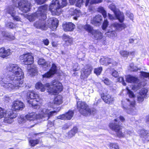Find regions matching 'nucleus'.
<instances>
[{
  "mask_svg": "<svg viewBox=\"0 0 149 149\" xmlns=\"http://www.w3.org/2000/svg\"><path fill=\"white\" fill-rule=\"evenodd\" d=\"M56 113V111H50L48 109H44L38 115L34 112L28 113L25 116V117L27 120L29 121H34L36 119L48 120L50 117L53 116L54 114Z\"/></svg>",
  "mask_w": 149,
  "mask_h": 149,
  "instance_id": "2",
  "label": "nucleus"
},
{
  "mask_svg": "<svg viewBox=\"0 0 149 149\" xmlns=\"http://www.w3.org/2000/svg\"><path fill=\"white\" fill-rule=\"evenodd\" d=\"M77 107L79 113L85 116L90 114H94L96 111L95 109L91 110L85 102L82 101L77 102Z\"/></svg>",
  "mask_w": 149,
  "mask_h": 149,
  "instance_id": "7",
  "label": "nucleus"
},
{
  "mask_svg": "<svg viewBox=\"0 0 149 149\" xmlns=\"http://www.w3.org/2000/svg\"><path fill=\"white\" fill-rule=\"evenodd\" d=\"M67 3V0H53L49 10L52 15H59L61 12V8L66 6Z\"/></svg>",
  "mask_w": 149,
  "mask_h": 149,
  "instance_id": "5",
  "label": "nucleus"
},
{
  "mask_svg": "<svg viewBox=\"0 0 149 149\" xmlns=\"http://www.w3.org/2000/svg\"><path fill=\"white\" fill-rule=\"evenodd\" d=\"M102 70V67H100L95 68L94 70V72L97 75H100L101 74Z\"/></svg>",
  "mask_w": 149,
  "mask_h": 149,
  "instance_id": "44",
  "label": "nucleus"
},
{
  "mask_svg": "<svg viewBox=\"0 0 149 149\" xmlns=\"http://www.w3.org/2000/svg\"><path fill=\"white\" fill-rule=\"evenodd\" d=\"M24 107V105L22 102L19 101H15L13 102L12 110L13 111V110H22Z\"/></svg>",
  "mask_w": 149,
  "mask_h": 149,
  "instance_id": "17",
  "label": "nucleus"
},
{
  "mask_svg": "<svg viewBox=\"0 0 149 149\" xmlns=\"http://www.w3.org/2000/svg\"><path fill=\"white\" fill-rule=\"evenodd\" d=\"M141 75L142 76L146 78L148 77L149 78V73H147L144 72H140Z\"/></svg>",
  "mask_w": 149,
  "mask_h": 149,
  "instance_id": "53",
  "label": "nucleus"
},
{
  "mask_svg": "<svg viewBox=\"0 0 149 149\" xmlns=\"http://www.w3.org/2000/svg\"><path fill=\"white\" fill-rule=\"evenodd\" d=\"M112 75L114 77H118V74L117 72L116 71V70H114L112 74Z\"/></svg>",
  "mask_w": 149,
  "mask_h": 149,
  "instance_id": "59",
  "label": "nucleus"
},
{
  "mask_svg": "<svg viewBox=\"0 0 149 149\" xmlns=\"http://www.w3.org/2000/svg\"><path fill=\"white\" fill-rule=\"evenodd\" d=\"M109 146L111 149H120L119 146L117 143H110Z\"/></svg>",
  "mask_w": 149,
  "mask_h": 149,
  "instance_id": "46",
  "label": "nucleus"
},
{
  "mask_svg": "<svg viewBox=\"0 0 149 149\" xmlns=\"http://www.w3.org/2000/svg\"><path fill=\"white\" fill-rule=\"evenodd\" d=\"M120 53L121 55L124 57H127L130 55L129 52L126 51H121Z\"/></svg>",
  "mask_w": 149,
  "mask_h": 149,
  "instance_id": "42",
  "label": "nucleus"
},
{
  "mask_svg": "<svg viewBox=\"0 0 149 149\" xmlns=\"http://www.w3.org/2000/svg\"><path fill=\"white\" fill-rule=\"evenodd\" d=\"M41 100L40 98H38L37 99H34V100H28V102L30 105L34 108L37 106L38 104V102H40Z\"/></svg>",
  "mask_w": 149,
  "mask_h": 149,
  "instance_id": "30",
  "label": "nucleus"
},
{
  "mask_svg": "<svg viewBox=\"0 0 149 149\" xmlns=\"http://www.w3.org/2000/svg\"><path fill=\"white\" fill-rule=\"evenodd\" d=\"M102 20V17L101 15H97L94 17L91 21V23L95 26H99Z\"/></svg>",
  "mask_w": 149,
  "mask_h": 149,
  "instance_id": "21",
  "label": "nucleus"
},
{
  "mask_svg": "<svg viewBox=\"0 0 149 149\" xmlns=\"http://www.w3.org/2000/svg\"><path fill=\"white\" fill-rule=\"evenodd\" d=\"M109 127L112 130H114L116 132V134L118 136L124 137L125 136V134L122 132L121 130L122 127L118 125L115 123H112L109 124Z\"/></svg>",
  "mask_w": 149,
  "mask_h": 149,
  "instance_id": "13",
  "label": "nucleus"
},
{
  "mask_svg": "<svg viewBox=\"0 0 149 149\" xmlns=\"http://www.w3.org/2000/svg\"><path fill=\"white\" fill-rule=\"evenodd\" d=\"M100 63L102 65L106 66L110 64H112V65H110V66L116 65L117 64L116 61L108 58H100Z\"/></svg>",
  "mask_w": 149,
  "mask_h": 149,
  "instance_id": "16",
  "label": "nucleus"
},
{
  "mask_svg": "<svg viewBox=\"0 0 149 149\" xmlns=\"http://www.w3.org/2000/svg\"><path fill=\"white\" fill-rule=\"evenodd\" d=\"M17 7L15 6V5H14V7L13 6L9 7L7 10L8 13L12 17H14L16 13L15 10L17 8Z\"/></svg>",
  "mask_w": 149,
  "mask_h": 149,
  "instance_id": "29",
  "label": "nucleus"
},
{
  "mask_svg": "<svg viewBox=\"0 0 149 149\" xmlns=\"http://www.w3.org/2000/svg\"><path fill=\"white\" fill-rule=\"evenodd\" d=\"M20 60H22L23 63L26 65H30L33 64V57L32 54L28 53L23 54L19 56Z\"/></svg>",
  "mask_w": 149,
  "mask_h": 149,
  "instance_id": "12",
  "label": "nucleus"
},
{
  "mask_svg": "<svg viewBox=\"0 0 149 149\" xmlns=\"http://www.w3.org/2000/svg\"><path fill=\"white\" fill-rule=\"evenodd\" d=\"M74 112L72 111L69 110L65 114L66 120H69L71 119L73 116Z\"/></svg>",
  "mask_w": 149,
  "mask_h": 149,
  "instance_id": "38",
  "label": "nucleus"
},
{
  "mask_svg": "<svg viewBox=\"0 0 149 149\" xmlns=\"http://www.w3.org/2000/svg\"><path fill=\"white\" fill-rule=\"evenodd\" d=\"M127 90V93L129 95V97L131 98H134L135 97V95L133 92L128 89V87L126 88Z\"/></svg>",
  "mask_w": 149,
  "mask_h": 149,
  "instance_id": "49",
  "label": "nucleus"
},
{
  "mask_svg": "<svg viewBox=\"0 0 149 149\" xmlns=\"http://www.w3.org/2000/svg\"><path fill=\"white\" fill-rule=\"evenodd\" d=\"M25 122L26 120L23 116L21 115L19 117L18 119V122L19 123V124L24 123Z\"/></svg>",
  "mask_w": 149,
  "mask_h": 149,
  "instance_id": "47",
  "label": "nucleus"
},
{
  "mask_svg": "<svg viewBox=\"0 0 149 149\" xmlns=\"http://www.w3.org/2000/svg\"><path fill=\"white\" fill-rule=\"evenodd\" d=\"M109 9L113 12L114 14H115V12H117L118 11V10L116 9V7L113 3H112L109 5Z\"/></svg>",
  "mask_w": 149,
  "mask_h": 149,
  "instance_id": "41",
  "label": "nucleus"
},
{
  "mask_svg": "<svg viewBox=\"0 0 149 149\" xmlns=\"http://www.w3.org/2000/svg\"><path fill=\"white\" fill-rule=\"evenodd\" d=\"M70 13L72 15H76L77 17H79L81 14V13L80 10H77L74 8H71L69 10Z\"/></svg>",
  "mask_w": 149,
  "mask_h": 149,
  "instance_id": "28",
  "label": "nucleus"
},
{
  "mask_svg": "<svg viewBox=\"0 0 149 149\" xmlns=\"http://www.w3.org/2000/svg\"><path fill=\"white\" fill-rule=\"evenodd\" d=\"M114 14L116 17V18L118 19L120 22H122L123 21L124 19V17L123 14L122 13L118 10L117 12H115Z\"/></svg>",
  "mask_w": 149,
  "mask_h": 149,
  "instance_id": "27",
  "label": "nucleus"
},
{
  "mask_svg": "<svg viewBox=\"0 0 149 149\" xmlns=\"http://www.w3.org/2000/svg\"><path fill=\"white\" fill-rule=\"evenodd\" d=\"M102 1V0H86L85 6H87L89 5L98 3Z\"/></svg>",
  "mask_w": 149,
  "mask_h": 149,
  "instance_id": "31",
  "label": "nucleus"
},
{
  "mask_svg": "<svg viewBox=\"0 0 149 149\" xmlns=\"http://www.w3.org/2000/svg\"><path fill=\"white\" fill-rule=\"evenodd\" d=\"M42 42H43L44 44L46 45H49V40L47 39L43 40Z\"/></svg>",
  "mask_w": 149,
  "mask_h": 149,
  "instance_id": "60",
  "label": "nucleus"
},
{
  "mask_svg": "<svg viewBox=\"0 0 149 149\" xmlns=\"http://www.w3.org/2000/svg\"><path fill=\"white\" fill-rule=\"evenodd\" d=\"M56 72V66L54 64H53L50 70L44 74L42 75V77L43 78H49L52 77L54 74H55Z\"/></svg>",
  "mask_w": 149,
  "mask_h": 149,
  "instance_id": "18",
  "label": "nucleus"
},
{
  "mask_svg": "<svg viewBox=\"0 0 149 149\" xmlns=\"http://www.w3.org/2000/svg\"><path fill=\"white\" fill-rule=\"evenodd\" d=\"M68 127L69 126L67 124H65L63 126V128L64 130H65L68 128Z\"/></svg>",
  "mask_w": 149,
  "mask_h": 149,
  "instance_id": "63",
  "label": "nucleus"
},
{
  "mask_svg": "<svg viewBox=\"0 0 149 149\" xmlns=\"http://www.w3.org/2000/svg\"><path fill=\"white\" fill-rule=\"evenodd\" d=\"M77 132V127H74L69 132V135L70 137L74 136Z\"/></svg>",
  "mask_w": 149,
  "mask_h": 149,
  "instance_id": "40",
  "label": "nucleus"
},
{
  "mask_svg": "<svg viewBox=\"0 0 149 149\" xmlns=\"http://www.w3.org/2000/svg\"><path fill=\"white\" fill-rule=\"evenodd\" d=\"M63 36V40L66 44H69L72 43L73 40L72 38H70L69 36L66 35H64Z\"/></svg>",
  "mask_w": 149,
  "mask_h": 149,
  "instance_id": "34",
  "label": "nucleus"
},
{
  "mask_svg": "<svg viewBox=\"0 0 149 149\" xmlns=\"http://www.w3.org/2000/svg\"><path fill=\"white\" fill-rule=\"evenodd\" d=\"M127 16L130 19L133 20V15L131 13L130 14H128L127 15Z\"/></svg>",
  "mask_w": 149,
  "mask_h": 149,
  "instance_id": "62",
  "label": "nucleus"
},
{
  "mask_svg": "<svg viewBox=\"0 0 149 149\" xmlns=\"http://www.w3.org/2000/svg\"><path fill=\"white\" fill-rule=\"evenodd\" d=\"M130 70L131 71L133 72H136L139 69L136 66L134 65L133 63H131L130 65Z\"/></svg>",
  "mask_w": 149,
  "mask_h": 149,
  "instance_id": "48",
  "label": "nucleus"
},
{
  "mask_svg": "<svg viewBox=\"0 0 149 149\" xmlns=\"http://www.w3.org/2000/svg\"><path fill=\"white\" fill-rule=\"evenodd\" d=\"M98 11L102 13L104 18L107 17V13L106 11L104 10V8L102 7H100L98 9Z\"/></svg>",
  "mask_w": 149,
  "mask_h": 149,
  "instance_id": "39",
  "label": "nucleus"
},
{
  "mask_svg": "<svg viewBox=\"0 0 149 149\" xmlns=\"http://www.w3.org/2000/svg\"><path fill=\"white\" fill-rule=\"evenodd\" d=\"M108 22L107 19L104 21L102 26V29L103 30H104L108 26Z\"/></svg>",
  "mask_w": 149,
  "mask_h": 149,
  "instance_id": "51",
  "label": "nucleus"
},
{
  "mask_svg": "<svg viewBox=\"0 0 149 149\" xmlns=\"http://www.w3.org/2000/svg\"><path fill=\"white\" fill-rule=\"evenodd\" d=\"M6 27L10 29H13L15 28L16 25L14 24L13 23L11 22H8L6 24Z\"/></svg>",
  "mask_w": 149,
  "mask_h": 149,
  "instance_id": "45",
  "label": "nucleus"
},
{
  "mask_svg": "<svg viewBox=\"0 0 149 149\" xmlns=\"http://www.w3.org/2000/svg\"><path fill=\"white\" fill-rule=\"evenodd\" d=\"M126 27L125 24H120L117 23H113L111 24L108 30V31L106 33V35L109 37H114L116 36L115 30L120 31Z\"/></svg>",
  "mask_w": 149,
  "mask_h": 149,
  "instance_id": "8",
  "label": "nucleus"
},
{
  "mask_svg": "<svg viewBox=\"0 0 149 149\" xmlns=\"http://www.w3.org/2000/svg\"><path fill=\"white\" fill-rule=\"evenodd\" d=\"M28 72L31 76H34L35 75L34 74L37 72V68L35 66H33L31 68L28 70Z\"/></svg>",
  "mask_w": 149,
  "mask_h": 149,
  "instance_id": "37",
  "label": "nucleus"
},
{
  "mask_svg": "<svg viewBox=\"0 0 149 149\" xmlns=\"http://www.w3.org/2000/svg\"><path fill=\"white\" fill-rule=\"evenodd\" d=\"M27 96L28 99L30 98V100H34V99L40 98L39 96L37 94L34 92H30V91L28 92Z\"/></svg>",
  "mask_w": 149,
  "mask_h": 149,
  "instance_id": "24",
  "label": "nucleus"
},
{
  "mask_svg": "<svg viewBox=\"0 0 149 149\" xmlns=\"http://www.w3.org/2000/svg\"><path fill=\"white\" fill-rule=\"evenodd\" d=\"M63 27L65 31H72L75 28V26L71 22L66 23L63 25Z\"/></svg>",
  "mask_w": 149,
  "mask_h": 149,
  "instance_id": "22",
  "label": "nucleus"
},
{
  "mask_svg": "<svg viewBox=\"0 0 149 149\" xmlns=\"http://www.w3.org/2000/svg\"><path fill=\"white\" fill-rule=\"evenodd\" d=\"M83 0H77L76 3V6L79 7H80L83 5Z\"/></svg>",
  "mask_w": 149,
  "mask_h": 149,
  "instance_id": "52",
  "label": "nucleus"
},
{
  "mask_svg": "<svg viewBox=\"0 0 149 149\" xmlns=\"http://www.w3.org/2000/svg\"><path fill=\"white\" fill-rule=\"evenodd\" d=\"M79 69L80 68L78 64L77 63H75L73 67V70L74 71H77L79 70Z\"/></svg>",
  "mask_w": 149,
  "mask_h": 149,
  "instance_id": "50",
  "label": "nucleus"
},
{
  "mask_svg": "<svg viewBox=\"0 0 149 149\" xmlns=\"http://www.w3.org/2000/svg\"><path fill=\"white\" fill-rule=\"evenodd\" d=\"M11 53L10 49H5L4 47L0 49V57L4 58L10 55Z\"/></svg>",
  "mask_w": 149,
  "mask_h": 149,
  "instance_id": "20",
  "label": "nucleus"
},
{
  "mask_svg": "<svg viewBox=\"0 0 149 149\" xmlns=\"http://www.w3.org/2000/svg\"><path fill=\"white\" fill-rule=\"evenodd\" d=\"M13 17V19L16 20L17 21H19L20 20V18L18 16H15V15L14 17Z\"/></svg>",
  "mask_w": 149,
  "mask_h": 149,
  "instance_id": "61",
  "label": "nucleus"
},
{
  "mask_svg": "<svg viewBox=\"0 0 149 149\" xmlns=\"http://www.w3.org/2000/svg\"><path fill=\"white\" fill-rule=\"evenodd\" d=\"M36 88L37 89H40L42 92H44L45 90V86L40 82H38L36 85Z\"/></svg>",
  "mask_w": 149,
  "mask_h": 149,
  "instance_id": "35",
  "label": "nucleus"
},
{
  "mask_svg": "<svg viewBox=\"0 0 149 149\" xmlns=\"http://www.w3.org/2000/svg\"><path fill=\"white\" fill-rule=\"evenodd\" d=\"M108 17L109 19L110 20H113L116 19V17L113 16V15L109 13H108Z\"/></svg>",
  "mask_w": 149,
  "mask_h": 149,
  "instance_id": "58",
  "label": "nucleus"
},
{
  "mask_svg": "<svg viewBox=\"0 0 149 149\" xmlns=\"http://www.w3.org/2000/svg\"><path fill=\"white\" fill-rule=\"evenodd\" d=\"M91 34L97 40L101 39L102 38V34L98 30H94Z\"/></svg>",
  "mask_w": 149,
  "mask_h": 149,
  "instance_id": "26",
  "label": "nucleus"
},
{
  "mask_svg": "<svg viewBox=\"0 0 149 149\" xmlns=\"http://www.w3.org/2000/svg\"><path fill=\"white\" fill-rule=\"evenodd\" d=\"M121 104L123 108L126 110L128 113L132 114L135 113V101L134 99L132 100L127 99L126 100H122Z\"/></svg>",
  "mask_w": 149,
  "mask_h": 149,
  "instance_id": "9",
  "label": "nucleus"
},
{
  "mask_svg": "<svg viewBox=\"0 0 149 149\" xmlns=\"http://www.w3.org/2000/svg\"><path fill=\"white\" fill-rule=\"evenodd\" d=\"M126 79L127 82L130 83H136L138 81L137 77L131 75L126 76Z\"/></svg>",
  "mask_w": 149,
  "mask_h": 149,
  "instance_id": "23",
  "label": "nucleus"
},
{
  "mask_svg": "<svg viewBox=\"0 0 149 149\" xmlns=\"http://www.w3.org/2000/svg\"><path fill=\"white\" fill-rule=\"evenodd\" d=\"M45 86L47 88V90L49 92L53 94L62 90V84L58 81H54L51 84H47Z\"/></svg>",
  "mask_w": 149,
  "mask_h": 149,
  "instance_id": "10",
  "label": "nucleus"
},
{
  "mask_svg": "<svg viewBox=\"0 0 149 149\" xmlns=\"http://www.w3.org/2000/svg\"><path fill=\"white\" fill-rule=\"evenodd\" d=\"M83 28L89 33L92 34L94 30L93 29V27L89 24H86L83 27Z\"/></svg>",
  "mask_w": 149,
  "mask_h": 149,
  "instance_id": "36",
  "label": "nucleus"
},
{
  "mask_svg": "<svg viewBox=\"0 0 149 149\" xmlns=\"http://www.w3.org/2000/svg\"><path fill=\"white\" fill-rule=\"evenodd\" d=\"M57 118L58 119L61 120H66L65 117V114L61 115L59 116H58L57 117Z\"/></svg>",
  "mask_w": 149,
  "mask_h": 149,
  "instance_id": "55",
  "label": "nucleus"
},
{
  "mask_svg": "<svg viewBox=\"0 0 149 149\" xmlns=\"http://www.w3.org/2000/svg\"><path fill=\"white\" fill-rule=\"evenodd\" d=\"M20 1L21 0H12L14 5L18 6L22 12L26 13L29 11L31 6L30 2L26 1L20 2Z\"/></svg>",
  "mask_w": 149,
  "mask_h": 149,
  "instance_id": "11",
  "label": "nucleus"
},
{
  "mask_svg": "<svg viewBox=\"0 0 149 149\" xmlns=\"http://www.w3.org/2000/svg\"><path fill=\"white\" fill-rule=\"evenodd\" d=\"M11 74L3 76L0 79V84L6 89L11 90L22 86L24 74L21 68L16 64L10 63L6 67Z\"/></svg>",
  "mask_w": 149,
  "mask_h": 149,
  "instance_id": "1",
  "label": "nucleus"
},
{
  "mask_svg": "<svg viewBox=\"0 0 149 149\" xmlns=\"http://www.w3.org/2000/svg\"><path fill=\"white\" fill-rule=\"evenodd\" d=\"M2 34L3 36L7 38V39L9 40H13L15 39V37L11 35L7 32L3 31Z\"/></svg>",
  "mask_w": 149,
  "mask_h": 149,
  "instance_id": "33",
  "label": "nucleus"
},
{
  "mask_svg": "<svg viewBox=\"0 0 149 149\" xmlns=\"http://www.w3.org/2000/svg\"><path fill=\"white\" fill-rule=\"evenodd\" d=\"M63 102V98L62 96L58 95L56 97L53 102L56 105H59Z\"/></svg>",
  "mask_w": 149,
  "mask_h": 149,
  "instance_id": "25",
  "label": "nucleus"
},
{
  "mask_svg": "<svg viewBox=\"0 0 149 149\" xmlns=\"http://www.w3.org/2000/svg\"><path fill=\"white\" fill-rule=\"evenodd\" d=\"M45 19H42L40 22H37L34 24V26L38 29L46 30L49 27L53 30L56 29L57 27L58 21L54 17H50L46 22Z\"/></svg>",
  "mask_w": 149,
  "mask_h": 149,
  "instance_id": "3",
  "label": "nucleus"
},
{
  "mask_svg": "<svg viewBox=\"0 0 149 149\" xmlns=\"http://www.w3.org/2000/svg\"><path fill=\"white\" fill-rule=\"evenodd\" d=\"M118 81H119L120 82H121L122 83V84L124 85L125 86L126 85V84L125 82L124 81V79L123 77H120L118 79Z\"/></svg>",
  "mask_w": 149,
  "mask_h": 149,
  "instance_id": "57",
  "label": "nucleus"
},
{
  "mask_svg": "<svg viewBox=\"0 0 149 149\" xmlns=\"http://www.w3.org/2000/svg\"><path fill=\"white\" fill-rule=\"evenodd\" d=\"M101 96L103 100L106 103L109 104L114 100L113 98L112 97L111 95H107L104 93H102Z\"/></svg>",
  "mask_w": 149,
  "mask_h": 149,
  "instance_id": "19",
  "label": "nucleus"
},
{
  "mask_svg": "<svg viewBox=\"0 0 149 149\" xmlns=\"http://www.w3.org/2000/svg\"><path fill=\"white\" fill-rule=\"evenodd\" d=\"M17 114L15 111L12 110L7 111L4 109L0 107V119L4 118V122L10 124L12 123L14 118L17 116Z\"/></svg>",
  "mask_w": 149,
  "mask_h": 149,
  "instance_id": "6",
  "label": "nucleus"
},
{
  "mask_svg": "<svg viewBox=\"0 0 149 149\" xmlns=\"http://www.w3.org/2000/svg\"><path fill=\"white\" fill-rule=\"evenodd\" d=\"M38 63L39 65H41L42 67L45 68L47 67L48 65L47 63L44 59L42 58L39 59L38 61Z\"/></svg>",
  "mask_w": 149,
  "mask_h": 149,
  "instance_id": "32",
  "label": "nucleus"
},
{
  "mask_svg": "<svg viewBox=\"0 0 149 149\" xmlns=\"http://www.w3.org/2000/svg\"><path fill=\"white\" fill-rule=\"evenodd\" d=\"M46 0H35L36 3L38 4L41 5L44 3Z\"/></svg>",
  "mask_w": 149,
  "mask_h": 149,
  "instance_id": "56",
  "label": "nucleus"
},
{
  "mask_svg": "<svg viewBox=\"0 0 149 149\" xmlns=\"http://www.w3.org/2000/svg\"><path fill=\"white\" fill-rule=\"evenodd\" d=\"M148 90L146 88H142L140 92L136 95L137 102L139 103H142L144 100V99L147 97L148 95L147 93Z\"/></svg>",
  "mask_w": 149,
  "mask_h": 149,
  "instance_id": "14",
  "label": "nucleus"
},
{
  "mask_svg": "<svg viewBox=\"0 0 149 149\" xmlns=\"http://www.w3.org/2000/svg\"><path fill=\"white\" fill-rule=\"evenodd\" d=\"M104 84L107 85H110L111 83V82L108 78H106L103 80Z\"/></svg>",
  "mask_w": 149,
  "mask_h": 149,
  "instance_id": "54",
  "label": "nucleus"
},
{
  "mask_svg": "<svg viewBox=\"0 0 149 149\" xmlns=\"http://www.w3.org/2000/svg\"><path fill=\"white\" fill-rule=\"evenodd\" d=\"M70 3L71 4H74L76 0H69Z\"/></svg>",
  "mask_w": 149,
  "mask_h": 149,
  "instance_id": "64",
  "label": "nucleus"
},
{
  "mask_svg": "<svg viewBox=\"0 0 149 149\" xmlns=\"http://www.w3.org/2000/svg\"><path fill=\"white\" fill-rule=\"evenodd\" d=\"M47 8L48 6L47 5L41 6L39 8L38 10L36 13L28 16L27 19L30 22H33L36 19H39L37 22H40L42 19H45L46 18V13Z\"/></svg>",
  "mask_w": 149,
  "mask_h": 149,
  "instance_id": "4",
  "label": "nucleus"
},
{
  "mask_svg": "<svg viewBox=\"0 0 149 149\" xmlns=\"http://www.w3.org/2000/svg\"><path fill=\"white\" fill-rule=\"evenodd\" d=\"M92 70V68L89 66L87 65L83 68L81 72V79H85L87 77L91 74Z\"/></svg>",
  "mask_w": 149,
  "mask_h": 149,
  "instance_id": "15",
  "label": "nucleus"
},
{
  "mask_svg": "<svg viewBox=\"0 0 149 149\" xmlns=\"http://www.w3.org/2000/svg\"><path fill=\"white\" fill-rule=\"evenodd\" d=\"M39 140L38 139L36 140H31L29 141V143L30 145L31 146H34L39 143Z\"/></svg>",
  "mask_w": 149,
  "mask_h": 149,
  "instance_id": "43",
  "label": "nucleus"
}]
</instances>
